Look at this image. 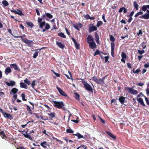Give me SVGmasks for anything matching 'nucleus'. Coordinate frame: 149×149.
Masks as SVG:
<instances>
[{
	"mask_svg": "<svg viewBox=\"0 0 149 149\" xmlns=\"http://www.w3.org/2000/svg\"><path fill=\"white\" fill-rule=\"evenodd\" d=\"M71 39L72 40V41L74 42V43L75 45V47L76 48L78 49L79 48V43H77L75 40L74 38L73 37H72Z\"/></svg>",
	"mask_w": 149,
	"mask_h": 149,
	"instance_id": "13",
	"label": "nucleus"
},
{
	"mask_svg": "<svg viewBox=\"0 0 149 149\" xmlns=\"http://www.w3.org/2000/svg\"><path fill=\"white\" fill-rule=\"evenodd\" d=\"M10 66L11 68H14L16 71H19L20 70V69L18 67L16 63L10 64Z\"/></svg>",
	"mask_w": 149,
	"mask_h": 149,
	"instance_id": "9",
	"label": "nucleus"
},
{
	"mask_svg": "<svg viewBox=\"0 0 149 149\" xmlns=\"http://www.w3.org/2000/svg\"><path fill=\"white\" fill-rule=\"evenodd\" d=\"M74 135L77 136L78 139H80L81 138H84L83 136L82 135L79 133L78 132L76 134H74Z\"/></svg>",
	"mask_w": 149,
	"mask_h": 149,
	"instance_id": "31",
	"label": "nucleus"
},
{
	"mask_svg": "<svg viewBox=\"0 0 149 149\" xmlns=\"http://www.w3.org/2000/svg\"><path fill=\"white\" fill-rule=\"evenodd\" d=\"M53 73H54V74L56 77H60V74H58V73H57L54 72L53 71Z\"/></svg>",
	"mask_w": 149,
	"mask_h": 149,
	"instance_id": "58",
	"label": "nucleus"
},
{
	"mask_svg": "<svg viewBox=\"0 0 149 149\" xmlns=\"http://www.w3.org/2000/svg\"><path fill=\"white\" fill-rule=\"evenodd\" d=\"M92 79L97 84L101 85H103L104 84V81H103L101 79H98L96 76H94L92 78Z\"/></svg>",
	"mask_w": 149,
	"mask_h": 149,
	"instance_id": "4",
	"label": "nucleus"
},
{
	"mask_svg": "<svg viewBox=\"0 0 149 149\" xmlns=\"http://www.w3.org/2000/svg\"><path fill=\"white\" fill-rule=\"evenodd\" d=\"M75 99L77 100H79V97H80V95H79L77 93H75Z\"/></svg>",
	"mask_w": 149,
	"mask_h": 149,
	"instance_id": "50",
	"label": "nucleus"
},
{
	"mask_svg": "<svg viewBox=\"0 0 149 149\" xmlns=\"http://www.w3.org/2000/svg\"><path fill=\"white\" fill-rule=\"evenodd\" d=\"M6 85L9 86H13L15 85V82L13 81H10L9 82H6Z\"/></svg>",
	"mask_w": 149,
	"mask_h": 149,
	"instance_id": "17",
	"label": "nucleus"
},
{
	"mask_svg": "<svg viewBox=\"0 0 149 149\" xmlns=\"http://www.w3.org/2000/svg\"><path fill=\"white\" fill-rule=\"evenodd\" d=\"M14 37L17 38H21L22 41L25 43L29 47H31L32 46V44H33V41L32 40H29L27 39L26 38L23 39V38L22 36H14Z\"/></svg>",
	"mask_w": 149,
	"mask_h": 149,
	"instance_id": "2",
	"label": "nucleus"
},
{
	"mask_svg": "<svg viewBox=\"0 0 149 149\" xmlns=\"http://www.w3.org/2000/svg\"><path fill=\"white\" fill-rule=\"evenodd\" d=\"M46 17H48L49 19H52L53 17L52 15L49 13H46Z\"/></svg>",
	"mask_w": 149,
	"mask_h": 149,
	"instance_id": "42",
	"label": "nucleus"
},
{
	"mask_svg": "<svg viewBox=\"0 0 149 149\" xmlns=\"http://www.w3.org/2000/svg\"><path fill=\"white\" fill-rule=\"evenodd\" d=\"M58 35L61 37H62L63 38H66L64 34V33L62 32H60L58 33Z\"/></svg>",
	"mask_w": 149,
	"mask_h": 149,
	"instance_id": "38",
	"label": "nucleus"
},
{
	"mask_svg": "<svg viewBox=\"0 0 149 149\" xmlns=\"http://www.w3.org/2000/svg\"><path fill=\"white\" fill-rule=\"evenodd\" d=\"M99 55L100 54V52L99 50H97L95 52L94 54V56H95L97 55Z\"/></svg>",
	"mask_w": 149,
	"mask_h": 149,
	"instance_id": "51",
	"label": "nucleus"
},
{
	"mask_svg": "<svg viewBox=\"0 0 149 149\" xmlns=\"http://www.w3.org/2000/svg\"><path fill=\"white\" fill-rule=\"evenodd\" d=\"M137 100L139 103L143 107H145V105L144 103L143 99L141 98H139L137 99Z\"/></svg>",
	"mask_w": 149,
	"mask_h": 149,
	"instance_id": "19",
	"label": "nucleus"
},
{
	"mask_svg": "<svg viewBox=\"0 0 149 149\" xmlns=\"http://www.w3.org/2000/svg\"><path fill=\"white\" fill-rule=\"evenodd\" d=\"M106 133L111 137L114 140H116V136L114 135L112 133L108 131H106Z\"/></svg>",
	"mask_w": 149,
	"mask_h": 149,
	"instance_id": "16",
	"label": "nucleus"
},
{
	"mask_svg": "<svg viewBox=\"0 0 149 149\" xmlns=\"http://www.w3.org/2000/svg\"><path fill=\"white\" fill-rule=\"evenodd\" d=\"M2 4L5 6H6L9 5V3L7 1L4 0L2 1Z\"/></svg>",
	"mask_w": 149,
	"mask_h": 149,
	"instance_id": "34",
	"label": "nucleus"
},
{
	"mask_svg": "<svg viewBox=\"0 0 149 149\" xmlns=\"http://www.w3.org/2000/svg\"><path fill=\"white\" fill-rule=\"evenodd\" d=\"M147 9L149 10V4L147 5H144L142 6L141 10L144 12H145Z\"/></svg>",
	"mask_w": 149,
	"mask_h": 149,
	"instance_id": "22",
	"label": "nucleus"
},
{
	"mask_svg": "<svg viewBox=\"0 0 149 149\" xmlns=\"http://www.w3.org/2000/svg\"><path fill=\"white\" fill-rule=\"evenodd\" d=\"M141 45L143 49H144L146 48V43L144 42H143Z\"/></svg>",
	"mask_w": 149,
	"mask_h": 149,
	"instance_id": "53",
	"label": "nucleus"
},
{
	"mask_svg": "<svg viewBox=\"0 0 149 149\" xmlns=\"http://www.w3.org/2000/svg\"><path fill=\"white\" fill-rule=\"evenodd\" d=\"M95 40L96 42L98 44L99 43V37L98 34L96 32L95 33Z\"/></svg>",
	"mask_w": 149,
	"mask_h": 149,
	"instance_id": "24",
	"label": "nucleus"
},
{
	"mask_svg": "<svg viewBox=\"0 0 149 149\" xmlns=\"http://www.w3.org/2000/svg\"><path fill=\"white\" fill-rule=\"evenodd\" d=\"M125 97L121 96L119 97L118 100L122 104H123L125 100Z\"/></svg>",
	"mask_w": 149,
	"mask_h": 149,
	"instance_id": "21",
	"label": "nucleus"
},
{
	"mask_svg": "<svg viewBox=\"0 0 149 149\" xmlns=\"http://www.w3.org/2000/svg\"><path fill=\"white\" fill-rule=\"evenodd\" d=\"M90 17L89 15L87 14L85 16V17L86 19H89Z\"/></svg>",
	"mask_w": 149,
	"mask_h": 149,
	"instance_id": "59",
	"label": "nucleus"
},
{
	"mask_svg": "<svg viewBox=\"0 0 149 149\" xmlns=\"http://www.w3.org/2000/svg\"><path fill=\"white\" fill-rule=\"evenodd\" d=\"M26 24L31 28L34 26L33 24L31 22H26Z\"/></svg>",
	"mask_w": 149,
	"mask_h": 149,
	"instance_id": "32",
	"label": "nucleus"
},
{
	"mask_svg": "<svg viewBox=\"0 0 149 149\" xmlns=\"http://www.w3.org/2000/svg\"><path fill=\"white\" fill-rule=\"evenodd\" d=\"M111 55L113 57H114V49L115 48V44L114 43H111Z\"/></svg>",
	"mask_w": 149,
	"mask_h": 149,
	"instance_id": "8",
	"label": "nucleus"
},
{
	"mask_svg": "<svg viewBox=\"0 0 149 149\" xmlns=\"http://www.w3.org/2000/svg\"><path fill=\"white\" fill-rule=\"evenodd\" d=\"M38 52H35V53L33 54V57L34 58H36L38 55Z\"/></svg>",
	"mask_w": 149,
	"mask_h": 149,
	"instance_id": "48",
	"label": "nucleus"
},
{
	"mask_svg": "<svg viewBox=\"0 0 149 149\" xmlns=\"http://www.w3.org/2000/svg\"><path fill=\"white\" fill-rule=\"evenodd\" d=\"M138 53L140 54H143L145 53V51L144 50H138Z\"/></svg>",
	"mask_w": 149,
	"mask_h": 149,
	"instance_id": "52",
	"label": "nucleus"
},
{
	"mask_svg": "<svg viewBox=\"0 0 149 149\" xmlns=\"http://www.w3.org/2000/svg\"><path fill=\"white\" fill-rule=\"evenodd\" d=\"M18 90L17 88H14L12 89L11 91L10 92V94H12V93L13 94H15L18 91Z\"/></svg>",
	"mask_w": 149,
	"mask_h": 149,
	"instance_id": "28",
	"label": "nucleus"
},
{
	"mask_svg": "<svg viewBox=\"0 0 149 149\" xmlns=\"http://www.w3.org/2000/svg\"><path fill=\"white\" fill-rule=\"evenodd\" d=\"M103 24V22L101 21H98L97 24L96 26L97 27H99L101 25H102Z\"/></svg>",
	"mask_w": 149,
	"mask_h": 149,
	"instance_id": "45",
	"label": "nucleus"
},
{
	"mask_svg": "<svg viewBox=\"0 0 149 149\" xmlns=\"http://www.w3.org/2000/svg\"><path fill=\"white\" fill-rule=\"evenodd\" d=\"M102 19H103L104 22H107L106 20L105 19V15L104 14H103L102 15Z\"/></svg>",
	"mask_w": 149,
	"mask_h": 149,
	"instance_id": "60",
	"label": "nucleus"
},
{
	"mask_svg": "<svg viewBox=\"0 0 149 149\" xmlns=\"http://www.w3.org/2000/svg\"><path fill=\"white\" fill-rule=\"evenodd\" d=\"M134 6L135 9L136 10H137L139 9V5L137 4V3L136 1H134L133 2Z\"/></svg>",
	"mask_w": 149,
	"mask_h": 149,
	"instance_id": "30",
	"label": "nucleus"
},
{
	"mask_svg": "<svg viewBox=\"0 0 149 149\" xmlns=\"http://www.w3.org/2000/svg\"><path fill=\"white\" fill-rule=\"evenodd\" d=\"M142 34V30H140L139 31L138 33H137V35L138 36H139L140 34H141V35Z\"/></svg>",
	"mask_w": 149,
	"mask_h": 149,
	"instance_id": "57",
	"label": "nucleus"
},
{
	"mask_svg": "<svg viewBox=\"0 0 149 149\" xmlns=\"http://www.w3.org/2000/svg\"><path fill=\"white\" fill-rule=\"evenodd\" d=\"M25 94L24 93H22L21 94V97H22V100L23 101H26L27 99L25 98Z\"/></svg>",
	"mask_w": 149,
	"mask_h": 149,
	"instance_id": "46",
	"label": "nucleus"
},
{
	"mask_svg": "<svg viewBox=\"0 0 149 149\" xmlns=\"http://www.w3.org/2000/svg\"><path fill=\"white\" fill-rule=\"evenodd\" d=\"M97 29V28L95 26H90L89 28V33H91L92 31H96Z\"/></svg>",
	"mask_w": 149,
	"mask_h": 149,
	"instance_id": "14",
	"label": "nucleus"
},
{
	"mask_svg": "<svg viewBox=\"0 0 149 149\" xmlns=\"http://www.w3.org/2000/svg\"><path fill=\"white\" fill-rule=\"evenodd\" d=\"M45 21H43L41 23H39V26L40 28L42 29L43 27L45 24Z\"/></svg>",
	"mask_w": 149,
	"mask_h": 149,
	"instance_id": "36",
	"label": "nucleus"
},
{
	"mask_svg": "<svg viewBox=\"0 0 149 149\" xmlns=\"http://www.w3.org/2000/svg\"><path fill=\"white\" fill-rule=\"evenodd\" d=\"M5 74L7 75L9 73L11 72V70L10 67H8L5 69Z\"/></svg>",
	"mask_w": 149,
	"mask_h": 149,
	"instance_id": "25",
	"label": "nucleus"
},
{
	"mask_svg": "<svg viewBox=\"0 0 149 149\" xmlns=\"http://www.w3.org/2000/svg\"><path fill=\"white\" fill-rule=\"evenodd\" d=\"M146 94L147 95H149V89L148 88H147L146 89Z\"/></svg>",
	"mask_w": 149,
	"mask_h": 149,
	"instance_id": "64",
	"label": "nucleus"
},
{
	"mask_svg": "<svg viewBox=\"0 0 149 149\" xmlns=\"http://www.w3.org/2000/svg\"><path fill=\"white\" fill-rule=\"evenodd\" d=\"M56 44L59 47L62 49H63L65 47L64 45L62 44L61 42H56Z\"/></svg>",
	"mask_w": 149,
	"mask_h": 149,
	"instance_id": "20",
	"label": "nucleus"
},
{
	"mask_svg": "<svg viewBox=\"0 0 149 149\" xmlns=\"http://www.w3.org/2000/svg\"><path fill=\"white\" fill-rule=\"evenodd\" d=\"M123 10V13H125L127 12V9L124 7H122L120 8L118 11L119 13H121Z\"/></svg>",
	"mask_w": 149,
	"mask_h": 149,
	"instance_id": "23",
	"label": "nucleus"
},
{
	"mask_svg": "<svg viewBox=\"0 0 149 149\" xmlns=\"http://www.w3.org/2000/svg\"><path fill=\"white\" fill-rule=\"evenodd\" d=\"M140 95H141L142 96H143L144 97L145 99V101L147 104L149 106V100H148V98L146 97V96H144L143 94L141 93H140L138 95H137L138 97H140Z\"/></svg>",
	"mask_w": 149,
	"mask_h": 149,
	"instance_id": "18",
	"label": "nucleus"
},
{
	"mask_svg": "<svg viewBox=\"0 0 149 149\" xmlns=\"http://www.w3.org/2000/svg\"><path fill=\"white\" fill-rule=\"evenodd\" d=\"M81 82L84 85V87L87 91L91 92H93V89L91 86L85 81H82Z\"/></svg>",
	"mask_w": 149,
	"mask_h": 149,
	"instance_id": "3",
	"label": "nucleus"
},
{
	"mask_svg": "<svg viewBox=\"0 0 149 149\" xmlns=\"http://www.w3.org/2000/svg\"><path fill=\"white\" fill-rule=\"evenodd\" d=\"M55 113L54 112L51 113H48V115L49 116L50 118L55 117Z\"/></svg>",
	"mask_w": 149,
	"mask_h": 149,
	"instance_id": "35",
	"label": "nucleus"
},
{
	"mask_svg": "<svg viewBox=\"0 0 149 149\" xmlns=\"http://www.w3.org/2000/svg\"><path fill=\"white\" fill-rule=\"evenodd\" d=\"M134 70V68H133L132 70L134 74L138 73L141 71V70L139 69H137L136 70Z\"/></svg>",
	"mask_w": 149,
	"mask_h": 149,
	"instance_id": "44",
	"label": "nucleus"
},
{
	"mask_svg": "<svg viewBox=\"0 0 149 149\" xmlns=\"http://www.w3.org/2000/svg\"><path fill=\"white\" fill-rule=\"evenodd\" d=\"M0 135L3 138H4V137H6L3 131H1L0 132Z\"/></svg>",
	"mask_w": 149,
	"mask_h": 149,
	"instance_id": "37",
	"label": "nucleus"
},
{
	"mask_svg": "<svg viewBox=\"0 0 149 149\" xmlns=\"http://www.w3.org/2000/svg\"><path fill=\"white\" fill-rule=\"evenodd\" d=\"M56 89L61 95L66 97L68 96L59 87L57 86L56 87Z\"/></svg>",
	"mask_w": 149,
	"mask_h": 149,
	"instance_id": "6",
	"label": "nucleus"
},
{
	"mask_svg": "<svg viewBox=\"0 0 149 149\" xmlns=\"http://www.w3.org/2000/svg\"><path fill=\"white\" fill-rule=\"evenodd\" d=\"M17 10L18 11H17V14H18L20 16L24 15V14L23 13L22 11L21 10Z\"/></svg>",
	"mask_w": 149,
	"mask_h": 149,
	"instance_id": "41",
	"label": "nucleus"
},
{
	"mask_svg": "<svg viewBox=\"0 0 149 149\" xmlns=\"http://www.w3.org/2000/svg\"><path fill=\"white\" fill-rule=\"evenodd\" d=\"M143 12L142 11L139 12L135 15L134 17H136L140 15H142L143 14Z\"/></svg>",
	"mask_w": 149,
	"mask_h": 149,
	"instance_id": "39",
	"label": "nucleus"
},
{
	"mask_svg": "<svg viewBox=\"0 0 149 149\" xmlns=\"http://www.w3.org/2000/svg\"><path fill=\"white\" fill-rule=\"evenodd\" d=\"M83 26L82 24L81 23H77L73 25V26L78 30H79V29L81 28Z\"/></svg>",
	"mask_w": 149,
	"mask_h": 149,
	"instance_id": "10",
	"label": "nucleus"
},
{
	"mask_svg": "<svg viewBox=\"0 0 149 149\" xmlns=\"http://www.w3.org/2000/svg\"><path fill=\"white\" fill-rule=\"evenodd\" d=\"M52 102L54 103V106L56 108L58 109H62L64 110H65L64 107L65 104L62 101H56L54 100L52 101Z\"/></svg>",
	"mask_w": 149,
	"mask_h": 149,
	"instance_id": "1",
	"label": "nucleus"
},
{
	"mask_svg": "<svg viewBox=\"0 0 149 149\" xmlns=\"http://www.w3.org/2000/svg\"><path fill=\"white\" fill-rule=\"evenodd\" d=\"M50 28V26L47 23L45 25V29L47 30H48V29H49Z\"/></svg>",
	"mask_w": 149,
	"mask_h": 149,
	"instance_id": "55",
	"label": "nucleus"
},
{
	"mask_svg": "<svg viewBox=\"0 0 149 149\" xmlns=\"http://www.w3.org/2000/svg\"><path fill=\"white\" fill-rule=\"evenodd\" d=\"M121 57L122 58L126 59L127 58V55L124 52H123L121 54Z\"/></svg>",
	"mask_w": 149,
	"mask_h": 149,
	"instance_id": "43",
	"label": "nucleus"
},
{
	"mask_svg": "<svg viewBox=\"0 0 149 149\" xmlns=\"http://www.w3.org/2000/svg\"><path fill=\"white\" fill-rule=\"evenodd\" d=\"M36 81L33 80L32 81V84H31V87L34 90H35L34 88H35V82Z\"/></svg>",
	"mask_w": 149,
	"mask_h": 149,
	"instance_id": "49",
	"label": "nucleus"
},
{
	"mask_svg": "<svg viewBox=\"0 0 149 149\" xmlns=\"http://www.w3.org/2000/svg\"><path fill=\"white\" fill-rule=\"evenodd\" d=\"M24 82L26 84L28 85H29L30 84V82L27 79H26L24 80Z\"/></svg>",
	"mask_w": 149,
	"mask_h": 149,
	"instance_id": "47",
	"label": "nucleus"
},
{
	"mask_svg": "<svg viewBox=\"0 0 149 149\" xmlns=\"http://www.w3.org/2000/svg\"><path fill=\"white\" fill-rule=\"evenodd\" d=\"M110 39L111 41V43H114V42L115 41V39L113 36L110 35Z\"/></svg>",
	"mask_w": 149,
	"mask_h": 149,
	"instance_id": "40",
	"label": "nucleus"
},
{
	"mask_svg": "<svg viewBox=\"0 0 149 149\" xmlns=\"http://www.w3.org/2000/svg\"><path fill=\"white\" fill-rule=\"evenodd\" d=\"M26 134L23 133L22 134L24 135V136L26 138H27L29 139L30 140H32V138L31 136V135L29 134H27V131L25 132Z\"/></svg>",
	"mask_w": 149,
	"mask_h": 149,
	"instance_id": "26",
	"label": "nucleus"
},
{
	"mask_svg": "<svg viewBox=\"0 0 149 149\" xmlns=\"http://www.w3.org/2000/svg\"><path fill=\"white\" fill-rule=\"evenodd\" d=\"M2 114L5 118H6L10 120H11L13 118V117L11 115L5 112L4 111Z\"/></svg>",
	"mask_w": 149,
	"mask_h": 149,
	"instance_id": "7",
	"label": "nucleus"
},
{
	"mask_svg": "<svg viewBox=\"0 0 149 149\" xmlns=\"http://www.w3.org/2000/svg\"><path fill=\"white\" fill-rule=\"evenodd\" d=\"M20 87L22 88H27V86L26 84L24 83L20 82Z\"/></svg>",
	"mask_w": 149,
	"mask_h": 149,
	"instance_id": "29",
	"label": "nucleus"
},
{
	"mask_svg": "<svg viewBox=\"0 0 149 149\" xmlns=\"http://www.w3.org/2000/svg\"><path fill=\"white\" fill-rule=\"evenodd\" d=\"M42 20H43V19L42 18L38 17V23H40L42 22Z\"/></svg>",
	"mask_w": 149,
	"mask_h": 149,
	"instance_id": "61",
	"label": "nucleus"
},
{
	"mask_svg": "<svg viewBox=\"0 0 149 149\" xmlns=\"http://www.w3.org/2000/svg\"><path fill=\"white\" fill-rule=\"evenodd\" d=\"M87 42L89 43L91 42H93L94 41V38L90 35H89L86 38Z\"/></svg>",
	"mask_w": 149,
	"mask_h": 149,
	"instance_id": "12",
	"label": "nucleus"
},
{
	"mask_svg": "<svg viewBox=\"0 0 149 149\" xmlns=\"http://www.w3.org/2000/svg\"><path fill=\"white\" fill-rule=\"evenodd\" d=\"M127 67L129 68H132V65L130 63H127Z\"/></svg>",
	"mask_w": 149,
	"mask_h": 149,
	"instance_id": "62",
	"label": "nucleus"
},
{
	"mask_svg": "<svg viewBox=\"0 0 149 149\" xmlns=\"http://www.w3.org/2000/svg\"><path fill=\"white\" fill-rule=\"evenodd\" d=\"M127 90L128 91V92L132 94L136 95L138 94V92L136 90L130 87H127Z\"/></svg>",
	"mask_w": 149,
	"mask_h": 149,
	"instance_id": "5",
	"label": "nucleus"
},
{
	"mask_svg": "<svg viewBox=\"0 0 149 149\" xmlns=\"http://www.w3.org/2000/svg\"><path fill=\"white\" fill-rule=\"evenodd\" d=\"M139 18L142 19H149V15L147 13L139 17Z\"/></svg>",
	"mask_w": 149,
	"mask_h": 149,
	"instance_id": "15",
	"label": "nucleus"
},
{
	"mask_svg": "<svg viewBox=\"0 0 149 149\" xmlns=\"http://www.w3.org/2000/svg\"><path fill=\"white\" fill-rule=\"evenodd\" d=\"M40 145L43 148H46L47 147L46 145H47V143L46 141H44L41 143Z\"/></svg>",
	"mask_w": 149,
	"mask_h": 149,
	"instance_id": "33",
	"label": "nucleus"
},
{
	"mask_svg": "<svg viewBox=\"0 0 149 149\" xmlns=\"http://www.w3.org/2000/svg\"><path fill=\"white\" fill-rule=\"evenodd\" d=\"M144 67L145 68H148L149 67V63H146L144 65Z\"/></svg>",
	"mask_w": 149,
	"mask_h": 149,
	"instance_id": "63",
	"label": "nucleus"
},
{
	"mask_svg": "<svg viewBox=\"0 0 149 149\" xmlns=\"http://www.w3.org/2000/svg\"><path fill=\"white\" fill-rule=\"evenodd\" d=\"M66 131L68 133H72L73 132V131L70 129H67Z\"/></svg>",
	"mask_w": 149,
	"mask_h": 149,
	"instance_id": "54",
	"label": "nucleus"
},
{
	"mask_svg": "<svg viewBox=\"0 0 149 149\" xmlns=\"http://www.w3.org/2000/svg\"><path fill=\"white\" fill-rule=\"evenodd\" d=\"M109 56L104 57L105 58V63L107 62V61L109 58Z\"/></svg>",
	"mask_w": 149,
	"mask_h": 149,
	"instance_id": "56",
	"label": "nucleus"
},
{
	"mask_svg": "<svg viewBox=\"0 0 149 149\" xmlns=\"http://www.w3.org/2000/svg\"><path fill=\"white\" fill-rule=\"evenodd\" d=\"M26 109L28 111L29 113L30 114H33L32 111L30 107L27 105H26Z\"/></svg>",
	"mask_w": 149,
	"mask_h": 149,
	"instance_id": "27",
	"label": "nucleus"
},
{
	"mask_svg": "<svg viewBox=\"0 0 149 149\" xmlns=\"http://www.w3.org/2000/svg\"><path fill=\"white\" fill-rule=\"evenodd\" d=\"M89 47L91 49H94L97 46L94 41L93 42H91L88 43Z\"/></svg>",
	"mask_w": 149,
	"mask_h": 149,
	"instance_id": "11",
	"label": "nucleus"
}]
</instances>
